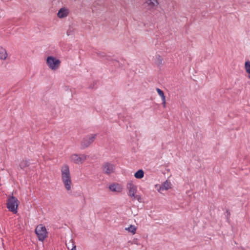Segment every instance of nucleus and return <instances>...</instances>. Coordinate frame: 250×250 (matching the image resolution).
Here are the masks:
<instances>
[{
	"mask_svg": "<svg viewBox=\"0 0 250 250\" xmlns=\"http://www.w3.org/2000/svg\"><path fill=\"white\" fill-rule=\"evenodd\" d=\"M145 6L149 10L155 9L159 5L158 0H146Z\"/></svg>",
	"mask_w": 250,
	"mask_h": 250,
	"instance_id": "8",
	"label": "nucleus"
},
{
	"mask_svg": "<svg viewBox=\"0 0 250 250\" xmlns=\"http://www.w3.org/2000/svg\"><path fill=\"white\" fill-rule=\"evenodd\" d=\"M109 188L112 191H119V190L117 189V186L115 184L111 185Z\"/></svg>",
	"mask_w": 250,
	"mask_h": 250,
	"instance_id": "19",
	"label": "nucleus"
},
{
	"mask_svg": "<svg viewBox=\"0 0 250 250\" xmlns=\"http://www.w3.org/2000/svg\"><path fill=\"white\" fill-rule=\"evenodd\" d=\"M136 227L132 225H131L129 227L125 228V230L132 233L133 234H134L136 233Z\"/></svg>",
	"mask_w": 250,
	"mask_h": 250,
	"instance_id": "16",
	"label": "nucleus"
},
{
	"mask_svg": "<svg viewBox=\"0 0 250 250\" xmlns=\"http://www.w3.org/2000/svg\"><path fill=\"white\" fill-rule=\"evenodd\" d=\"M144 176V171L142 169L138 170L134 174V176L136 178L141 179Z\"/></svg>",
	"mask_w": 250,
	"mask_h": 250,
	"instance_id": "15",
	"label": "nucleus"
},
{
	"mask_svg": "<svg viewBox=\"0 0 250 250\" xmlns=\"http://www.w3.org/2000/svg\"><path fill=\"white\" fill-rule=\"evenodd\" d=\"M70 243V241L68 242V243H66V245L68 248V250H70V248L72 247V244L71 243Z\"/></svg>",
	"mask_w": 250,
	"mask_h": 250,
	"instance_id": "22",
	"label": "nucleus"
},
{
	"mask_svg": "<svg viewBox=\"0 0 250 250\" xmlns=\"http://www.w3.org/2000/svg\"><path fill=\"white\" fill-rule=\"evenodd\" d=\"M7 57V54L5 49L2 47H0V59L5 60Z\"/></svg>",
	"mask_w": 250,
	"mask_h": 250,
	"instance_id": "13",
	"label": "nucleus"
},
{
	"mask_svg": "<svg viewBox=\"0 0 250 250\" xmlns=\"http://www.w3.org/2000/svg\"><path fill=\"white\" fill-rule=\"evenodd\" d=\"M61 61L56 57L48 56L46 59V64L52 70L55 71L60 66Z\"/></svg>",
	"mask_w": 250,
	"mask_h": 250,
	"instance_id": "2",
	"label": "nucleus"
},
{
	"mask_svg": "<svg viewBox=\"0 0 250 250\" xmlns=\"http://www.w3.org/2000/svg\"><path fill=\"white\" fill-rule=\"evenodd\" d=\"M29 162L27 160H23L20 163L19 167L21 169H23L29 166Z\"/></svg>",
	"mask_w": 250,
	"mask_h": 250,
	"instance_id": "18",
	"label": "nucleus"
},
{
	"mask_svg": "<svg viewBox=\"0 0 250 250\" xmlns=\"http://www.w3.org/2000/svg\"><path fill=\"white\" fill-rule=\"evenodd\" d=\"M96 135H92L91 136H87L83 138L81 143V147L84 149L87 147L90 144H91L96 138Z\"/></svg>",
	"mask_w": 250,
	"mask_h": 250,
	"instance_id": "7",
	"label": "nucleus"
},
{
	"mask_svg": "<svg viewBox=\"0 0 250 250\" xmlns=\"http://www.w3.org/2000/svg\"><path fill=\"white\" fill-rule=\"evenodd\" d=\"M127 188L128 189V195L131 197L135 199L136 197H137V195H135V193L137 191L136 187L132 184L131 183L127 184Z\"/></svg>",
	"mask_w": 250,
	"mask_h": 250,
	"instance_id": "9",
	"label": "nucleus"
},
{
	"mask_svg": "<svg viewBox=\"0 0 250 250\" xmlns=\"http://www.w3.org/2000/svg\"><path fill=\"white\" fill-rule=\"evenodd\" d=\"M18 202V199L13 196L9 197L7 202V208L9 210L14 213H16L17 212Z\"/></svg>",
	"mask_w": 250,
	"mask_h": 250,
	"instance_id": "3",
	"label": "nucleus"
},
{
	"mask_svg": "<svg viewBox=\"0 0 250 250\" xmlns=\"http://www.w3.org/2000/svg\"><path fill=\"white\" fill-rule=\"evenodd\" d=\"M103 173L109 175L114 172L115 166L109 162H104L102 167Z\"/></svg>",
	"mask_w": 250,
	"mask_h": 250,
	"instance_id": "5",
	"label": "nucleus"
},
{
	"mask_svg": "<svg viewBox=\"0 0 250 250\" xmlns=\"http://www.w3.org/2000/svg\"><path fill=\"white\" fill-rule=\"evenodd\" d=\"M72 244V248L70 249V250H76V246L75 245L74 242L71 240H70V243Z\"/></svg>",
	"mask_w": 250,
	"mask_h": 250,
	"instance_id": "21",
	"label": "nucleus"
},
{
	"mask_svg": "<svg viewBox=\"0 0 250 250\" xmlns=\"http://www.w3.org/2000/svg\"><path fill=\"white\" fill-rule=\"evenodd\" d=\"M86 155L84 154L78 155L76 154L71 156L70 160L75 164H79L83 163L86 159Z\"/></svg>",
	"mask_w": 250,
	"mask_h": 250,
	"instance_id": "6",
	"label": "nucleus"
},
{
	"mask_svg": "<svg viewBox=\"0 0 250 250\" xmlns=\"http://www.w3.org/2000/svg\"><path fill=\"white\" fill-rule=\"evenodd\" d=\"M163 59L160 55H156L155 57V63L158 66H162L163 64Z\"/></svg>",
	"mask_w": 250,
	"mask_h": 250,
	"instance_id": "14",
	"label": "nucleus"
},
{
	"mask_svg": "<svg viewBox=\"0 0 250 250\" xmlns=\"http://www.w3.org/2000/svg\"><path fill=\"white\" fill-rule=\"evenodd\" d=\"M135 199H137L139 202H140V199H141V198L139 196L137 195V197H136Z\"/></svg>",
	"mask_w": 250,
	"mask_h": 250,
	"instance_id": "24",
	"label": "nucleus"
},
{
	"mask_svg": "<svg viewBox=\"0 0 250 250\" xmlns=\"http://www.w3.org/2000/svg\"><path fill=\"white\" fill-rule=\"evenodd\" d=\"M171 188V183L167 180L160 187V190H167Z\"/></svg>",
	"mask_w": 250,
	"mask_h": 250,
	"instance_id": "12",
	"label": "nucleus"
},
{
	"mask_svg": "<svg viewBox=\"0 0 250 250\" xmlns=\"http://www.w3.org/2000/svg\"><path fill=\"white\" fill-rule=\"evenodd\" d=\"M74 29L70 27L67 31V35L70 36L73 34Z\"/></svg>",
	"mask_w": 250,
	"mask_h": 250,
	"instance_id": "20",
	"label": "nucleus"
},
{
	"mask_svg": "<svg viewBox=\"0 0 250 250\" xmlns=\"http://www.w3.org/2000/svg\"><path fill=\"white\" fill-rule=\"evenodd\" d=\"M35 233L40 241H43L47 237V231L44 226L42 225L38 226L35 229Z\"/></svg>",
	"mask_w": 250,
	"mask_h": 250,
	"instance_id": "4",
	"label": "nucleus"
},
{
	"mask_svg": "<svg viewBox=\"0 0 250 250\" xmlns=\"http://www.w3.org/2000/svg\"><path fill=\"white\" fill-rule=\"evenodd\" d=\"M226 213H227V220L228 221L229 220V217L230 216V212H229V211L228 210H227L226 211Z\"/></svg>",
	"mask_w": 250,
	"mask_h": 250,
	"instance_id": "23",
	"label": "nucleus"
},
{
	"mask_svg": "<svg viewBox=\"0 0 250 250\" xmlns=\"http://www.w3.org/2000/svg\"><path fill=\"white\" fill-rule=\"evenodd\" d=\"M61 178L65 189L69 191L71 189L72 180L69 166L64 165L61 167Z\"/></svg>",
	"mask_w": 250,
	"mask_h": 250,
	"instance_id": "1",
	"label": "nucleus"
},
{
	"mask_svg": "<svg viewBox=\"0 0 250 250\" xmlns=\"http://www.w3.org/2000/svg\"><path fill=\"white\" fill-rule=\"evenodd\" d=\"M156 91L158 92L159 96L161 97L162 100L163 101L162 104L163 105V106L164 107H165L166 104V97L165 96L164 92L161 89H160V88H156Z\"/></svg>",
	"mask_w": 250,
	"mask_h": 250,
	"instance_id": "11",
	"label": "nucleus"
},
{
	"mask_svg": "<svg viewBox=\"0 0 250 250\" xmlns=\"http://www.w3.org/2000/svg\"><path fill=\"white\" fill-rule=\"evenodd\" d=\"M69 13L68 9L65 7L61 8L58 11L57 15L59 18H64L66 17Z\"/></svg>",
	"mask_w": 250,
	"mask_h": 250,
	"instance_id": "10",
	"label": "nucleus"
},
{
	"mask_svg": "<svg viewBox=\"0 0 250 250\" xmlns=\"http://www.w3.org/2000/svg\"><path fill=\"white\" fill-rule=\"evenodd\" d=\"M245 68L246 72L248 74V78L250 79V62L247 61L245 62Z\"/></svg>",
	"mask_w": 250,
	"mask_h": 250,
	"instance_id": "17",
	"label": "nucleus"
}]
</instances>
